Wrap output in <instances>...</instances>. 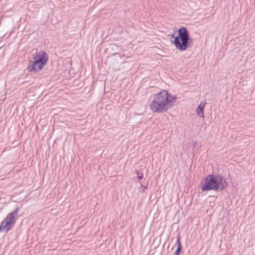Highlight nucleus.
I'll return each mask as SVG.
<instances>
[{
    "mask_svg": "<svg viewBox=\"0 0 255 255\" xmlns=\"http://www.w3.org/2000/svg\"><path fill=\"white\" fill-rule=\"evenodd\" d=\"M2 231L4 232V228L0 224V232H2Z\"/></svg>",
    "mask_w": 255,
    "mask_h": 255,
    "instance_id": "obj_9",
    "label": "nucleus"
},
{
    "mask_svg": "<svg viewBox=\"0 0 255 255\" xmlns=\"http://www.w3.org/2000/svg\"><path fill=\"white\" fill-rule=\"evenodd\" d=\"M177 97L163 90L155 95L150 104V109L154 113H164L170 109L176 101Z\"/></svg>",
    "mask_w": 255,
    "mask_h": 255,
    "instance_id": "obj_1",
    "label": "nucleus"
},
{
    "mask_svg": "<svg viewBox=\"0 0 255 255\" xmlns=\"http://www.w3.org/2000/svg\"><path fill=\"white\" fill-rule=\"evenodd\" d=\"M200 186L202 191H222L228 186V184L223 176L212 174L207 175L202 180Z\"/></svg>",
    "mask_w": 255,
    "mask_h": 255,
    "instance_id": "obj_2",
    "label": "nucleus"
},
{
    "mask_svg": "<svg viewBox=\"0 0 255 255\" xmlns=\"http://www.w3.org/2000/svg\"><path fill=\"white\" fill-rule=\"evenodd\" d=\"M136 172L137 175V178L139 179H141L143 178V174L142 172H139L138 171H136Z\"/></svg>",
    "mask_w": 255,
    "mask_h": 255,
    "instance_id": "obj_8",
    "label": "nucleus"
},
{
    "mask_svg": "<svg viewBox=\"0 0 255 255\" xmlns=\"http://www.w3.org/2000/svg\"><path fill=\"white\" fill-rule=\"evenodd\" d=\"M118 54V52H117V53H114L113 55H116V54Z\"/></svg>",
    "mask_w": 255,
    "mask_h": 255,
    "instance_id": "obj_11",
    "label": "nucleus"
},
{
    "mask_svg": "<svg viewBox=\"0 0 255 255\" xmlns=\"http://www.w3.org/2000/svg\"><path fill=\"white\" fill-rule=\"evenodd\" d=\"M172 44H174L176 48L180 51L186 50L191 46L193 39L190 37L189 32L186 27H181L178 29L177 35L175 36L174 33L171 35Z\"/></svg>",
    "mask_w": 255,
    "mask_h": 255,
    "instance_id": "obj_3",
    "label": "nucleus"
},
{
    "mask_svg": "<svg viewBox=\"0 0 255 255\" xmlns=\"http://www.w3.org/2000/svg\"><path fill=\"white\" fill-rule=\"evenodd\" d=\"M205 104L206 103L201 102L200 104L198 105L196 110L198 115L202 118H204V109L205 108Z\"/></svg>",
    "mask_w": 255,
    "mask_h": 255,
    "instance_id": "obj_7",
    "label": "nucleus"
},
{
    "mask_svg": "<svg viewBox=\"0 0 255 255\" xmlns=\"http://www.w3.org/2000/svg\"><path fill=\"white\" fill-rule=\"evenodd\" d=\"M141 186H142V187H144L145 189H146L147 188V186H144L142 184H141Z\"/></svg>",
    "mask_w": 255,
    "mask_h": 255,
    "instance_id": "obj_10",
    "label": "nucleus"
},
{
    "mask_svg": "<svg viewBox=\"0 0 255 255\" xmlns=\"http://www.w3.org/2000/svg\"><path fill=\"white\" fill-rule=\"evenodd\" d=\"M33 60H29L27 70L29 73H36L47 64L48 56L45 51L41 50L33 55Z\"/></svg>",
    "mask_w": 255,
    "mask_h": 255,
    "instance_id": "obj_4",
    "label": "nucleus"
},
{
    "mask_svg": "<svg viewBox=\"0 0 255 255\" xmlns=\"http://www.w3.org/2000/svg\"><path fill=\"white\" fill-rule=\"evenodd\" d=\"M19 210L20 208L17 207L13 211L8 213L5 219L1 223L2 226L4 228L5 233L9 232L14 226L15 223V217L18 215Z\"/></svg>",
    "mask_w": 255,
    "mask_h": 255,
    "instance_id": "obj_5",
    "label": "nucleus"
},
{
    "mask_svg": "<svg viewBox=\"0 0 255 255\" xmlns=\"http://www.w3.org/2000/svg\"><path fill=\"white\" fill-rule=\"evenodd\" d=\"M112 46H114V47H117V45H115V44H114V45H113Z\"/></svg>",
    "mask_w": 255,
    "mask_h": 255,
    "instance_id": "obj_12",
    "label": "nucleus"
},
{
    "mask_svg": "<svg viewBox=\"0 0 255 255\" xmlns=\"http://www.w3.org/2000/svg\"><path fill=\"white\" fill-rule=\"evenodd\" d=\"M181 240V236L180 235H178L177 237V241L176 244L177 245V249L174 254V255H179L180 253L182 251V244L180 241Z\"/></svg>",
    "mask_w": 255,
    "mask_h": 255,
    "instance_id": "obj_6",
    "label": "nucleus"
}]
</instances>
